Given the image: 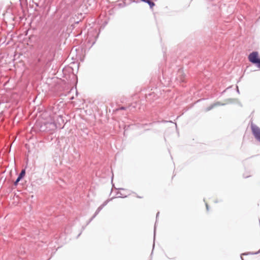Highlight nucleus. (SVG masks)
<instances>
[{
  "label": "nucleus",
  "instance_id": "obj_13",
  "mask_svg": "<svg viewBox=\"0 0 260 260\" xmlns=\"http://www.w3.org/2000/svg\"><path fill=\"white\" fill-rule=\"evenodd\" d=\"M155 229H156V223L154 225V238H155Z\"/></svg>",
  "mask_w": 260,
  "mask_h": 260
},
{
  "label": "nucleus",
  "instance_id": "obj_16",
  "mask_svg": "<svg viewBox=\"0 0 260 260\" xmlns=\"http://www.w3.org/2000/svg\"><path fill=\"white\" fill-rule=\"evenodd\" d=\"M159 212H157V214H156V219H157V218H158V215H159Z\"/></svg>",
  "mask_w": 260,
  "mask_h": 260
},
{
  "label": "nucleus",
  "instance_id": "obj_24",
  "mask_svg": "<svg viewBox=\"0 0 260 260\" xmlns=\"http://www.w3.org/2000/svg\"><path fill=\"white\" fill-rule=\"evenodd\" d=\"M81 233L79 234L78 237L80 235Z\"/></svg>",
  "mask_w": 260,
  "mask_h": 260
},
{
  "label": "nucleus",
  "instance_id": "obj_7",
  "mask_svg": "<svg viewBox=\"0 0 260 260\" xmlns=\"http://www.w3.org/2000/svg\"><path fill=\"white\" fill-rule=\"evenodd\" d=\"M214 107H216L218 106H224L225 105L224 103H220L219 102H216L213 104Z\"/></svg>",
  "mask_w": 260,
  "mask_h": 260
},
{
  "label": "nucleus",
  "instance_id": "obj_23",
  "mask_svg": "<svg viewBox=\"0 0 260 260\" xmlns=\"http://www.w3.org/2000/svg\"><path fill=\"white\" fill-rule=\"evenodd\" d=\"M241 258L242 260H243V258H242V256H241Z\"/></svg>",
  "mask_w": 260,
  "mask_h": 260
},
{
  "label": "nucleus",
  "instance_id": "obj_4",
  "mask_svg": "<svg viewBox=\"0 0 260 260\" xmlns=\"http://www.w3.org/2000/svg\"><path fill=\"white\" fill-rule=\"evenodd\" d=\"M25 170L24 169H23L21 171L16 181L14 182V185L16 186L18 184V182L20 181V180H21L23 178V177L25 175Z\"/></svg>",
  "mask_w": 260,
  "mask_h": 260
},
{
  "label": "nucleus",
  "instance_id": "obj_19",
  "mask_svg": "<svg viewBox=\"0 0 260 260\" xmlns=\"http://www.w3.org/2000/svg\"><path fill=\"white\" fill-rule=\"evenodd\" d=\"M259 252H260V250H259V251H258V252H257L253 253L252 254H256L258 253Z\"/></svg>",
  "mask_w": 260,
  "mask_h": 260
},
{
  "label": "nucleus",
  "instance_id": "obj_11",
  "mask_svg": "<svg viewBox=\"0 0 260 260\" xmlns=\"http://www.w3.org/2000/svg\"><path fill=\"white\" fill-rule=\"evenodd\" d=\"M108 202V201L107 200V201H105L101 206L103 208H104L107 204Z\"/></svg>",
  "mask_w": 260,
  "mask_h": 260
},
{
  "label": "nucleus",
  "instance_id": "obj_14",
  "mask_svg": "<svg viewBox=\"0 0 260 260\" xmlns=\"http://www.w3.org/2000/svg\"><path fill=\"white\" fill-rule=\"evenodd\" d=\"M178 74H182V70H179V71H178Z\"/></svg>",
  "mask_w": 260,
  "mask_h": 260
},
{
  "label": "nucleus",
  "instance_id": "obj_21",
  "mask_svg": "<svg viewBox=\"0 0 260 260\" xmlns=\"http://www.w3.org/2000/svg\"><path fill=\"white\" fill-rule=\"evenodd\" d=\"M17 18V17H13V20H15V18Z\"/></svg>",
  "mask_w": 260,
  "mask_h": 260
},
{
  "label": "nucleus",
  "instance_id": "obj_20",
  "mask_svg": "<svg viewBox=\"0 0 260 260\" xmlns=\"http://www.w3.org/2000/svg\"><path fill=\"white\" fill-rule=\"evenodd\" d=\"M119 197H121V198H126V196H124V197L119 196Z\"/></svg>",
  "mask_w": 260,
  "mask_h": 260
},
{
  "label": "nucleus",
  "instance_id": "obj_1",
  "mask_svg": "<svg viewBox=\"0 0 260 260\" xmlns=\"http://www.w3.org/2000/svg\"><path fill=\"white\" fill-rule=\"evenodd\" d=\"M251 129L254 138L260 142V128L255 124L251 123Z\"/></svg>",
  "mask_w": 260,
  "mask_h": 260
},
{
  "label": "nucleus",
  "instance_id": "obj_18",
  "mask_svg": "<svg viewBox=\"0 0 260 260\" xmlns=\"http://www.w3.org/2000/svg\"><path fill=\"white\" fill-rule=\"evenodd\" d=\"M120 109H121V110H124V109H125V108H124V107H121L120 108Z\"/></svg>",
  "mask_w": 260,
  "mask_h": 260
},
{
  "label": "nucleus",
  "instance_id": "obj_10",
  "mask_svg": "<svg viewBox=\"0 0 260 260\" xmlns=\"http://www.w3.org/2000/svg\"><path fill=\"white\" fill-rule=\"evenodd\" d=\"M147 2L149 4L151 7H153L154 5V4L150 0H147Z\"/></svg>",
  "mask_w": 260,
  "mask_h": 260
},
{
  "label": "nucleus",
  "instance_id": "obj_15",
  "mask_svg": "<svg viewBox=\"0 0 260 260\" xmlns=\"http://www.w3.org/2000/svg\"><path fill=\"white\" fill-rule=\"evenodd\" d=\"M206 209H207V210H209V207H208V205L207 204H206Z\"/></svg>",
  "mask_w": 260,
  "mask_h": 260
},
{
  "label": "nucleus",
  "instance_id": "obj_6",
  "mask_svg": "<svg viewBox=\"0 0 260 260\" xmlns=\"http://www.w3.org/2000/svg\"><path fill=\"white\" fill-rule=\"evenodd\" d=\"M253 64H255L257 68L260 69V58Z\"/></svg>",
  "mask_w": 260,
  "mask_h": 260
},
{
  "label": "nucleus",
  "instance_id": "obj_5",
  "mask_svg": "<svg viewBox=\"0 0 260 260\" xmlns=\"http://www.w3.org/2000/svg\"><path fill=\"white\" fill-rule=\"evenodd\" d=\"M103 208L101 206H100L98 207V208L96 209V210L93 216L89 219L87 224H88L89 222H90L93 219V218H94L95 217V216L99 213V212L102 210Z\"/></svg>",
  "mask_w": 260,
  "mask_h": 260
},
{
  "label": "nucleus",
  "instance_id": "obj_9",
  "mask_svg": "<svg viewBox=\"0 0 260 260\" xmlns=\"http://www.w3.org/2000/svg\"><path fill=\"white\" fill-rule=\"evenodd\" d=\"M57 120L58 122L61 121L62 123H63V120L62 119V117L60 115L58 116Z\"/></svg>",
  "mask_w": 260,
  "mask_h": 260
},
{
  "label": "nucleus",
  "instance_id": "obj_17",
  "mask_svg": "<svg viewBox=\"0 0 260 260\" xmlns=\"http://www.w3.org/2000/svg\"><path fill=\"white\" fill-rule=\"evenodd\" d=\"M237 92H238V93H239V92H239V89H238V86H237Z\"/></svg>",
  "mask_w": 260,
  "mask_h": 260
},
{
  "label": "nucleus",
  "instance_id": "obj_12",
  "mask_svg": "<svg viewBox=\"0 0 260 260\" xmlns=\"http://www.w3.org/2000/svg\"><path fill=\"white\" fill-rule=\"evenodd\" d=\"M104 25L103 26H101L100 29H101V28L103 29L104 28V27L106 26V25L107 24L108 22L106 20H105V21H104Z\"/></svg>",
  "mask_w": 260,
  "mask_h": 260
},
{
  "label": "nucleus",
  "instance_id": "obj_22",
  "mask_svg": "<svg viewBox=\"0 0 260 260\" xmlns=\"http://www.w3.org/2000/svg\"><path fill=\"white\" fill-rule=\"evenodd\" d=\"M138 198H141L142 197H140V196H137Z\"/></svg>",
  "mask_w": 260,
  "mask_h": 260
},
{
  "label": "nucleus",
  "instance_id": "obj_2",
  "mask_svg": "<svg viewBox=\"0 0 260 260\" xmlns=\"http://www.w3.org/2000/svg\"><path fill=\"white\" fill-rule=\"evenodd\" d=\"M248 58L251 63H254L258 59H259L258 52L253 51L250 53L248 56Z\"/></svg>",
  "mask_w": 260,
  "mask_h": 260
},
{
  "label": "nucleus",
  "instance_id": "obj_3",
  "mask_svg": "<svg viewBox=\"0 0 260 260\" xmlns=\"http://www.w3.org/2000/svg\"><path fill=\"white\" fill-rule=\"evenodd\" d=\"M45 125H46V128H48V131L54 129L60 126H57L54 121L47 122L45 123Z\"/></svg>",
  "mask_w": 260,
  "mask_h": 260
},
{
  "label": "nucleus",
  "instance_id": "obj_8",
  "mask_svg": "<svg viewBox=\"0 0 260 260\" xmlns=\"http://www.w3.org/2000/svg\"><path fill=\"white\" fill-rule=\"evenodd\" d=\"M214 107H215L213 104L211 106H210L209 107H207L206 109V111H209L211 110V109H212Z\"/></svg>",
  "mask_w": 260,
  "mask_h": 260
},
{
  "label": "nucleus",
  "instance_id": "obj_25",
  "mask_svg": "<svg viewBox=\"0 0 260 260\" xmlns=\"http://www.w3.org/2000/svg\"><path fill=\"white\" fill-rule=\"evenodd\" d=\"M19 18H23L24 17H19Z\"/></svg>",
  "mask_w": 260,
  "mask_h": 260
}]
</instances>
